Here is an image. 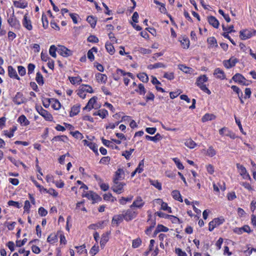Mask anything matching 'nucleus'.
Returning a JSON list of instances; mask_svg holds the SVG:
<instances>
[{
    "mask_svg": "<svg viewBox=\"0 0 256 256\" xmlns=\"http://www.w3.org/2000/svg\"><path fill=\"white\" fill-rule=\"evenodd\" d=\"M208 81V78L206 74H202L199 76L196 82V84L204 92L208 94H211L210 90L207 88L206 84H204Z\"/></svg>",
    "mask_w": 256,
    "mask_h": 256,
    "instance_id": "1",
    "label": "nucleus"
},
{
    "mask_svg": "<svg viewBox=\"0 0 256 256\" xmlns=\"http://www.w3.org/2000/svg\"><path fill=\"white\" fill-rule=\"evenodd\" d=\"M239 34L242 40H246L256 34V30L252 28L243 29L240 30Z\"/></svg>",
    "mask_w": 256,
    "mask_h": 256,
    "instance_id": "2",
    "label": "nucleus"
},
{
    "mask_svg": "<svg viewBox=\"0 0 256 256\" xmlns=\"http://www.w3.org/2000/svg\"><path fill=\"white\" fill-rule=\"evenodd\" d=\"M36 110L46 120L52 122L53 120L52 114L48 110L44 109L41 106H36Z\"/></svg>",
    "mask_w": 256,
    "mask_h": 256,
    "instance_id": "3",
    "label": "nucleus"
},
{
    "mask_svg": "<svg viewBox=\"0 0 256 256\" xmlns=\"http://www.w3.org/2000/svg\"><path fill=\"white\" fill-rule=\"evenodd\" d=\"M112 186L111 187L112 190L117 194H120L124 192V186L126 185L124 182L119 181H112Z\"/></svg>",
    "mask_w": 256,
    "mask_h": 256,
    "instance_id": "4",
    "label": "nucleus"
},
{
    "mask_svg": "<svg viewBox=\"0 0 256 256\" xmlns=\"http://www.w3.org/2000/svg\"><path fill=\"white\" fill-rule=\"evenodd\" d=\"M128 76V77L134 78V76L132 73L130 72H126L120 68H117L116 72L112 74V76L113 79L116 81H118L120 79L121 76Z\"/></svg>",
    "mask_w": 256,
    "mask_h": 256,
    "instance_id": "5",
    "label": "nucleus"
},
{
    "mask_svg": "<svg viewBox=\"0 0 256 256\" xmlns=\"http://www.w3.org/2000/svg\"><path fill=\"white\" fill-rule=\"evenodd\" d=\"M138 214V212L134 210L133 209L130 208L124 210L122 214L124 216V220L126 222L131 221L133 219L135 218Z\"/></svg>",
    "mask_w": 256,
    "mask_h": 256,
    "instance_id": "6",
    "label": "nucleus"
},
{
    "mask_svg": "<svg viewBox=\"0 0 256 256\" xmlns=\"http://www.w3.org/2000/svg\"><path fill=\"white\" fill-rule=\"evenodd\" d=\"M236 166L239 174L242 176L244 180H248L250 181L252 180V178L250 174L248 172L246 168L243 165L238 163L236 164Z\"/></svg>",
    "mask_w": 256,
    "mask_h": 256,
    "instance_id": "7",
    "label": "nucleus"
},
{
    "mask_svg": "<svg viewBox=\"0 0 256 256\" xmlns=\"http://www.w3.org/2000/svg\"><path fill=\"white\" fill-rule=\"evenodd\" d=\"M225 220L222 217L216 218L213 219L208 223V230L212 232L214 228L222 224Z\"/></svg>",
    "mask_w": 256,
    "mask_h": 256,
    "instance_id": "8",
    "label": "nucleus"
},
{
    "mask_svg": "<svg viewBox=\"0 0 256 256\" xmlns=\"http://www.w3.org/2000/svg\"><path fill=\"white\" fill-rule=\"evenodd\" d=\"M8 22L10 26L17 30L20 28V21L17 19L16 17L13 12L8 19Z\"/></svg>",
    "mask_w": 256,
    "mask_h": 256,
    "instance_id": "9",
    "label": "nucleus"
},
{
    "mask_svg": "<svg viewBox=\"0 0 256 256\" xmlns=\"http://www.w3.org/2000/svg\"><path fill=\"white\" fill-rule=\"evenodd\" d=\"M148 218L146 222L148 223H149L150 224V226L146 228L144 232L146 235L150 236L152 233V229L155 227L156 225V218H152V215L151 214H148Z\"/></svg>",
    "mask_w": 256,
    "mask_h": 256,
    "instance_id": "10",
    "label": "nucleus"
},
{
    "mask_svg": "<svg viewBox=\"0 0 256 256\" xmlns=\"http://www.w3.org/2000/svg\"><path fill=\"white\" fill-rule=\"evenodd\" d=\"M145 204V202L140 196H137L134 200L132 204L130 206V208L132 209L134 208L141 209Z\"/></svg>",
    "mask_w": 256,
    "mask_h": 256,
    "instance_id": "11",
    "label": "nucleus"
},
{
    "mask_svg": "<svg viewBox=\"0 0 256 256\" xmlns=\"http://www.w3.org/2000/svg\"><path fill=\"white\" fill-rule=\"evenodd\" d=\"M82 196H85L88 200H92L93 204L100 201L102 200V198L98 194L92 191H89Z\"/></svg>",
    "mask_w": 256,
    "mask_h": 256,
    "instance_id": "12",
    "label": "nucleus"
},
{
    "mask_svg": "<svg viewBox=\"0 0 256 256\" xmlns=\"http://www.w3.org/2000/svg\"><path fill=\"white\" fill-rule=\"evenodd\" d=\"M238 62V60L237 58L232 56L229 60H224L222 63L226 68L229 69L234 66Z\"/></svg>",
    "mask_w": 256,
    "mask_h": 256,
    "instance_id": "13",
    "label": "nucleus"
},
{
    "mask_svg": "<svg viewBox=\"0 0 256 256\" xmlns=\"http://www.w3.org/2000/svg\"><path fill=\"white\" fill-rule=\"evenodd\" d=\"M232 80L235 82L243 86H247L248 84L246 83V78L240 74L236 73L232 77Z\"/></svg>",
    "mask_w": 256,
    "mask_h": 256,
    "instance_id": "14",
    "label": "nucleus"
},
{
    "mask_svg": "<svg viewBox=\"0 0 256 256\" xmlns=\"http://www.w3.org/2000/svg\"><path fill=\"white\" fill-rule=\"evenodd\" d=\"M12 100L16 104L20 105L26 102V98L22 92H18L14 97Z\"/></svg>",
    "mask_w": 256,
    "mask_h": 256,
    "instance_id": "15",
    "label": "nucleus"
},
{
    "mask_svg": "<svg viewBox=\"0 0 256 256\" xmlns=\"http://www.w3.org/2000/svg\"><path fill=\"white\" fill-rule=\"evenodd\" d=\"M23 26L28 30H32L33 26L32 24V21L28 16V14H26L23 18L22 20Z\"/></svg>",
    "mask_w": 256,
    "mask_h": 256,
    "instance_id": "16",
    "label": "nucleus"
},
{
    "mask_svg": "<svg viewBox=\"0 0 256 256\" xmlns=\"http://www.w3.org/2000/svg\"><path fill=\"white\" fill-rule=\"evenodd\" d=\"M82 142L84 144L88 146V148L94 152L96 156H98L99 154L98 152V146L96 143L89 142L86 140H83Z\"/></svg>",
    "mask_w": 256,
    "mask_h": 256,
    "instance_id": "17",
    "label": "nucleus"
},
{
    "mask_svg": "<svg viewBox=\"0 0 256 256\" xmlns=\"http://www.w3.org/2000/svg\"><path fill=\"white\" fill-rule=\"evenodd\" d=\"M124 178V172L122 168H119L115 172L112 181H119Z\"/></svg>",
    "mask_w": 256,
    "mask_h": 256,
    "instance_id": "18",
    "label": "nucleus"
},
{
    "mask_svg": "<svg viewBox=\"0 0 256 256\" xmlns=\"http://www.w3.org/2000/svg\"><path fill=\"white\" fill-rule=\"evenodd\" d=\"M58 54L64 57H68L72 56V52L64 46H61L58 50Z\"/></svg>",
    "mask_w": 256,
    "mask_h": 256,
    "instance_id": "19",
    "label": "nucleus"
},
{
    "mask_svg": "<svg viewBox=\"0 0 256 256\" xmlns=\"http://www.w3.org/2000/svg\"><path fill=\"white\" fill-rule=\"evenodd\" d=\"M98 98L96 96L92 97L88 100L86 105L83 108V110L90 111L92 109L94 108V104L96 103Z\"/></svg>",
    "mask_w": 256,
    "mask_h": 256,
    "instance_id": "20",
    "label": "nucleus"
},
{
    "mask_svg": "<svg viewBox=\"0 0 256 256\" xmlns=\"http://www.w3.org/2000/svg\"><path fill=\"white\" fill-rule=\"evenodd\" d=\"M8 76L10 78L20 80V78L18 75L16 70L12 66H8Z\"/></svg>",
    "mask_w": 256,
    "mask_h": 256,
    "instance_id": "21",
    "label": "nucleus"
},
{
    "mask_svg": "<svg viewBox=\"0 0 256 256\" xmlns=\"http://www.w3.org/2000/svg\"><path fill=\"white\" fill-rule=\"evenodd\" d=\"M96 80L98 83L105 84L108 80V76L106 74L98 72L95 74Z\"/></svg>",
    "mask_w": 256,
    "mask_h": 256,
    "instance_id": "22",
    "label": "nucleus"
},
{
    "mask_svg": "<svg viewBox=\"0 0 256 256\" xmlns=\"http://www.w3.org/2000/svg\"><path fill=\"white\" fill-rule=\"evenodd\" d=\"M59 232L58 231L56 234L52 233L48 237L46 242L51 244H54L58 242V236Z\"/></svg>",
    "mask_w": 256,
    "mask_h": 256,
    "instance_id": "23",
    "label": "nucleus"
},
{
    "mask_svg": "<svg viewBox=\"0 0 256 256\" xmlns=\"http://www.w3.org/2000/svg\"><path fill=\"white\" fill-rule=\"evenodd\" d=\"M124 220V218L122 214L114 215L112 218V224L118 226Z\"/></svg>",
    "mask_w": 256,
    "mask_h": 256,
    "instance_id": "24",
    "label": "nucleus"
},
{
    "mask_svg": "<svg viewBox=\"0 0 256 256\" xmlns=\"http://www.w3.org/2000/svg\"><path fill=\"white\" fill-rule=\"evenodd\" d=\"M101 140L102 142V143L104 145L106 146L108 148H110L112 149H115V150H118L119 148L116 145L114 144L112 142L107 140L105 138H104V137L101 138Z\"/></svg>",
    "mask_w": 256,
    "mask_h": 256,
    "instance_id": "25",
    "label": "nucleus"
},
{
    "mask_svg": "<svg viewBox=\"0 0 256 256\" xmlns=\"http://www.w3.org/2000/svg\"><path fill=\"white\" fill-rule=\"evenodd\" d=\"M214 74L218 78L224 80L226 78V74L223 70L220 68H216L214 72Z\"/></svg>",
    "mask_w": 256,
    "mask_h": 256,
    "instance_id": "26",
    "label": "nucleus"
},
{
    "mask_svg": "<svg viewBox=\"0 0 256 256\" xmlns=\"http://www.w3.org/2000/svg\"><path fill=\"white\" fill-rule=\"evenodd\" d=\"M80 104H76L73 106L71 108V110L70 112V117H73L76 115H77L80 111Z\"/></svg>",
    "mask_w": 256,
    "mask_h": 256,
    "instance_id": "27",
    "label": "nucleus"
},
{
    "mask_svg": "<svg viewBox=\"0 0 256 256\" xmlns=\"http://www.w3.org/2000/svg\"><path fill=\"white\" fill-rule=\"evenodd\" d=\"M208 20L210 24L212 25L214 28H218L219 26V22L218 20L214 16H210L208 18Z\"/></svg>",
    "mask_w": 256,
    "mask_h": 256,
    "instance_id": "28",
    "label": "nucleus"
},
{
    "mask_svg": "<svg viewBox=\"0 0 256 256\" xmlns=\"http://www.w3.org/2000/svg\"><path fill=\"white\" fill-rule=\"evenodd\" d=\"M18 122L22 126H27L30 124V121L24 114L20 115L18 117Z\"/></svg>",
    "mask_w": 256,
    "mask_h": 256,
    "instance_id": "29",
    "label": "nucleus"
},
{
    "mask_svg": "<svg viewBox=\"0 0 256 256\" xmlns=\"http://www.w3.org/2000/svg\"><path fill=\"white\" fill-rule=\"evenodd\" d=\"M172 196L174 199L176 200H178L180 202H182L183 200L182 198V196L180 194V191L178 190H174L172 191L171 193Z\"/></svg>",
    "mask_w": 256,
    "mask_h": 256,
    "instance_id": "30",
    "label": "nucleus"
},
{
    "mask_svg": "<svg viewBox=\"0 0 256 256\" xmlns=\"http://www.w3.org/2000/svg\"><path fill=\"white\" fill-rule=\"evenodd\" d=\"M68 138L67 136L65 135L62 136H54L52 140H51L52 142H66L68 141Z\"/></svg>",
    "mask_w": 256,
    "mask_h": 256,
    "instance_id": "31",
    "label": "nucleus"
},
{
    "mask_svg": "<svg viewBox=\"0 0 256 256\" xmlns=\"http://www.w3.org/2000/svg\"><path fill=\"white\" fill-rule=\"evenodd\" d=\"M145 138L146 140H151L155 142L162 139V136L160 134L157 133L154 136H152L148 135H146Z\"/></svg>",
    "mask_w": 256,
    "mask_h": 256,
    "instance_id": "32",
    "label": "nucleus"
},
{
    "mask_svg": "<svg viewBox=\"0 0 256 256\" xmlns=\"http://www.w3.org/2000/svg\"><path fill=\"white\" fill-rule=\"evenodd\" d=\"M182 46L185 49L188 48L190 46L189 39L186 36H182L181 40H179Z\"/></svg>",
    "mask_w": 256,
    "mask_h": 256,
    "instance_id": "33",
    "label": "nucleus"
},
{
    "mask_svg": "<svg viewBox=\"0 0 256 256\" xmlns=\"http://www.w3.org/2000/svg\"><path fill=\"white\" fill-rule=\"evenodd\" d=\"M108 240V233L107 232L106 234H103L102 235L101 239L100 240V245L101 248H104Z\"/></svg>",
    "mask_w": 256,
    "mask_h": 256,
    "instance_id": "34",
    "label": "nucleus"
},
{
    "mask_svg": "<svg viewBox=\"0 0 256 256\" xmlns=\"http://www.w3.org/2000/svg\"><path fill=\"white\" fill-rule=\"evenodd\" d=\"M108 112L106 109H100L94 113V116H98L102 118H106L108 116Z\"/></svg>",
    "mask_w": 256,
    "mask_h": 256,
    "instance_id": "35",
    "label": "nucleus"
},
{
    "mask_svg": "<svg viewBox=\"0 0 256 256\" xmlns=\"http://www.w3.org/2000/svg\"><path fill=\"white\" fill-rule=\"evenodd\" d=\"M207 42L210 48H217L218 46L217 40L214 36H211L207 39Z\"/></svg>",
    "mask_w": 256,
    "mask_h": 256,
    "instance_id": "36",
    "label": "nucleus"
},
{
    "mask_svg": "<svg viewBox=\"0 0 256 256\" xmlns=\"http://www.w3.org/2000/svg\"><path fill=\"white\" fill-rule=\"evenodd\" d=\"M68 79L71 82V84L73 85L74 84H80L82 82V79L80 76H69Z\"/></svg>",
    "mask_w": 256,
    "mask_h": 256,
    "instance_id": "37",
    "label": "nucleus"
},
{
    "mask_svg": "<svg viewBox=\"0 0 256 256\" xmlns=\"http://www.w3.org/2000/svg\"><path fill=\"white\" fill-rule=\"evenodd\" d=\"M104 224V221L100 222L96 224H90L88 226V228L90 230H96L97 228H104L103 224Z\"/></svg>",
    "mask_w": 256,
    "mask_h": 256,
    "instance_id": "38",
    "label": "nucleus"
},
{
    "mask_svg": "<svg viewBox=\"0 0 256 256\" xmlns=\"http://www.w3.org/2000/svg\"><path fill=\"white\" fill-rule=\"evenodd\" d=\"M17 130L16 126H14L10 128L9 130H4V135L9 138H12L14 135V132Z\"/></svg>",
    "mask_w": 256,
    "mask_h": 256,
    "instance_id": "39",
    "label": "nucleus"
},
{
    "mask_svg": "<svg viewBox=\"0 0 256 256\" xmlns=\"http://www.w3.org/2000/svg\"><path fill=\"white\" fill-rule=\"evenodd\" d=\"M105 48L108 52L110 55H112L114 54L115 49L114 46L109 42H106L105 44Z\"/></svg>",
    "mask_w": 256,
    "mask_h": 256,
    "instance_id": "40",
    "label": "nucleus"
},
{
    "mask_svg": "<svg viewBox=\"0 0 256 256\" xmlns=\"http://www.w3.org/2000/svg\"><path fill=\"white\" fill-rule=\"evenodd\" d=\"M87 22L90 24L92 28H94L96 24V18L92 16H89L86 18Z\"/></svg>",
    "mask_w": 256,
    "mask_h": 256,
    "instance_id": "41",
    "label": "nucleus"
},
{
    "mask_svg": "<svg viewBox=\"0 0 256 256\" xmlns=\"http://www.w3.org/2000/svg\"><path fill=\"white\" fill-rule=\"evenodd\" d=\"M216 116L212 114L206 113L202 118L203 122L215 119Z\"/></svg>",
    "mask_w": 256,
    "mask_h": 256,
    "instance_id": "42",
    "label": "nucleus"
},
{
    "mask_svg": "<svg viewBox=\"0 0 256 256\" xmlns=\"http://www.w3.org/2000/svg\"><path fill=\"white\" fill-rule=\"evenodd\" d=\"M184 144L190 148H194L196 146V144L192 139L188 138L186 140Z\"/></svg>",
    "mask_w": 256,
    "mask_h": 256,
    "instance_id": "43",
    "label": "nucleus"
},
{
    "mask_svg": "<svg viewBox=\"0 0 256 256\" xmlns=\"http://www.w3.org/2000/svg\"><path fill=\"white\" fill-rule=\"evenodd\" d=\"M137 77L143 82H148V77L146 73H139L137 74Z\"/></svg>",
    "mask_w": 256,
    "mask_h": 256,
    "instance_id": "44",
    "label": "nucleus"
},
{
    "mask_svg": "<svg viewBox=\"0 0 256 256\" xmlns=\"http://www.w3.org/2000/svg\"><path fill=\"white\" fill-rule=\"evenodd\" d=\"M103 198L106 201H110L112 202L116 200V198L110 192L104 194L103 195Z\"/></svg>",
    "mask_w": 256,
    "mask_h": 256,
    "instance_id": "45",
    "label": "nucleus"
},
{
    "mask_svg": "<svg viewBox=\"0 0 256 256\" xmlns=\"http://www.w3.org/2000/svg\"><path fill=\"white\" fill-rule=\"evenodd\" d=\"M36 80L40 86H42L44 84L43 76L40 72H36Z\"/></svg>",
    "mask_w": 256,
    "mask_h": 256,
    "instance_id": "46",
    "label": "nucleus"
},
{
    "mask_svg": "<svg viewBox=\"0 0 256 256\" xmlns=\"http://www.w3.org/2000/svg\"><path fill=\"white\" fill-rule=\"evenodd\" d=\"M52 107L55 110H58L61 107V104L58 100L53 98L52 102Z\"/></svg>",
    "mask_w": 256,
    "mask_h": 256,
    "instance_id": "47",
    "label": "nucleus"
},
{
    "mask_svg": "<svg viewBox=\"0 0 256 256\" xmlns=\"http://www.w3.org/2000/svg\"><path fill=\"white\" fill-rule=\"evenodd\" d=\"M134 150V148H130L129 150H124L122 152V156H124L126 160H129Z\"/></svg>",
    "mask_w": 256,
    "mask_h": 256,
    "instance_id": "48",
    "label": "nucleus"
},
{
    "mask_svg": "<svg viewBox=\"0 0 256 256\" xmlns=\"http://www.w3.org/2000/svg\"><path fill=\"white\" fill-rule=\"evenodd\" d=\"M142 243V240L140 238H138L132 240V247L134 248H139Z\"/></svg>",
    "mask_w": 256,
    "mask_h": 256,
    "instance_id": "49",
    "label": "nucleus"
},
{
    "mask_svg": "<svg viewBox=\"0 0 256 256\" xmlns=\"http://www.w3.org/2000/svg\"><path fill=\"white\" fill-rule=\"evenodd\" d=\"M42 27L44 29H47L48 28V20L46 15L44 13L42 16Z\"/></svg>",
    "mask_w": 256,
    "mask_h": 256,
    "instance_id": "50",
    "label": "nucleus"
},
{
    "mask_svg": "<svg viewBox=\"0 0 256 256\" xmlns=\"http://www.w3.org/2000/svg\"><path fill=\"white\" fill-rule=\"evenodd\" d=\"M52 100H53V98H42V102L44 106L46 108H48L50 104H52Z\"/></svg>",
    "mask_w": 256,
    "mask_h": 256,
    "instance_id": "51",
    "label": "nucleus"
},
{
    "mask_svg": "<svg viewBox=\"0 0 256 256\" xmlns=\"http://www.w3.org/2000/svg\"><path fill=\"white\" fill-rule=\"evenodd\" d=\"M144 159L141 160L137 166V168H136V171L138 172V173L140 174L144 171Z\"/></svg>",
    "mask_w": 256,
    "mask_h": 256,
    "instance_id": "52",
    "label": "nucleus"
},
{
    "mask_svg": "<svg viewBox=\"0 0 256 256\" xmlns=\"http://www.w3.org/2000/svg\"><path fill=\"white\" fill-rule=\"evenodd\" d=\"M216 154V150L212 146H210L206 150V154L210 157H213Z\"/></svg>",
    "mask_w": 256,
    "mask_h": 256,
    "instance_id": "53",
    "label": "nucleus"
},
{
    "mask_svg": "<svg viewBox=\"0 0 256 256\" xmlns=\"http://www.w3.org/2000/svg\"><path fill=\"white\" fill-rule=\"evenodd\" d=\"M80 86L85 92L92 94L94 92L92 87L90 85L82 84Z\"/></svg>",
    "mask_w": 256,
    "mask_h": 256,
    "instance_id": "54",
    "label": "nucleus"
},
{
    "mask_svg": "<svg viewBox=\"0 0 256 256\" xmlns=\"http://www.w3.org/2000/svg\"><path fill=\"white\" fill-rule=\"evenodd\" d=\"M136 92L140 95H144L146 93V90L143 84H140L138 85V90H136Z\"/></svg>",
    "mask_w": 256,
    "mask_h": 256,
    "instance_id": "55",
    "label": "nucleus"
},
{
    "mask_svg": "<svg viewBox=\"0 0 256 256\" xmlns=\"http://www.w3.org/2000/svg\"><path fill=\"white\" fill-rule=\"evenodd\" d=\"M179 68L183 72L186 74H190L192 71V68L186 66L184 64L179 65Z\"/></svg>",
    "mask_w": 256,
    "mask_h": 256,
    "instance_id": "56",
    "label": "nucleus"
},
{
    "mask_svg": "<svg viewBox=\"0 0 256 256\" xmlns=\"http://www.w3.org/2000/svg\"><path fill=\"white\" fill-rule=\"evenodd\" d=\"M168 218L171 220L174 224H182V220H180L178 218L172 215H168Z\"/></svg>",
    "mask_w": 256,
    "mask_h": 256,
    "instance_id": "57",
    "label": "nucleus"
},
{
    "mask_svg": "<svg viewBox=\"0 0 256 256\" xmlns=\"http://www.w3.org/2000/svg\"><path fill=\"white\" fill-rule=\"evenodd\" d=\"M172 160L176 164L177 168L179 170L184 169V166H183L180 160L178 158H172Z\"/></svg>",
    "mask_w": 256,
    "mask_h": 256,
    "instance_id": "58",
    "label": "nucleus"
},
{
    "mask_svg": "<svg viewBox=\"0 0 256 256\" xmlns=\"http://www.w3.org/2000/svg\"><path fill=\"white\" fill-rule=\"evenodd\" d=\"M56 47L54 45H52L49 49L50 54L53 58H56Z\"/></svg>",
    "mask_w": 256,
    "mask_h": 256,
    "instance_id": "59",
    "label": "nucleus"
},
{
    "mask_svg": "<svg viewBox=\"0 0 256 256\" xmlns=\"http://www.w3.org/2000/svg\"><path fill=\"white\" fill-rule=\"evenodd\" d=\"M150 183L152 185L154 186L156 188L159 190H162V184L160 182H159L158 180H150Z\"/></svg>",
    "mask_w": 256,
    "mask_h": 256,
    "instance_id": "60",
    "label": "nucleus"
},
{
    "mask_svg": "<svg viewBox=\"0 0 256 256\" xmlns=\"http://www.w3.org/2000/svg\"><path fill=\"white\" fill-rule=\"evenodd\" d=\"M70 134L74 138H75L77 139L82 140L84 138L82 134L78 130H76L74 132H70Z\"/></svg>",
    "mask_w": 256,
    "mask_h": 256,
    "instance_id": "61",
    "label": "nucleus"
},
{
    "mask_svg": "<svg viewBox=\"0 0 256 256\" xmlns=\"http://www.w3.org/2000/svg\"><path fill=\"white\" fill-rule=\"evenodd\" d=\"M98 184L100 189L104 192L107 191L110 188L108 184L102 182V180H100Z\"/></svg>",
    "mask_w": 256,
    "mask_h": 256,
    "instance_id": "62",
    "label": "nucleus"
},
{
    "mask_svg": "<svg viewBox=\"0 0 256 256\" xmlns=\"http://www.w3.org/2000/svg\"><path fill=\"white\" fill-rule=\"evenodd\" d=\"M30 204L28 200H26L24 202V212H26L27 214H29L30 212Z\"/></svg>",
    "mask_w": 256,
    "mask_h": 256,
    "instance_id": "63",
    "label": "nucleus"
},
{
    "mask_svg": "<svg viewBox=\"0 0 256 256\" xmlns=\"http://www.w3.org/2000/svg\"><path fill=\"white\" fill-rule=\"evenodd\" d=\"M156 228L158 230V232H167L168 231L169 229L166 226H164L162 224H158Z\"/></svg>",
    "mask_w": 256,
    "mask_h": 256,
    "instance_id": "64",
    "label": "nucleus"
}]
</instances>
